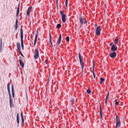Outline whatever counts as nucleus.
<instances>
[{
    "label": "nucleus",
    "instance_id": "obj_1",
    "mask_svg": "<svg viewBox=\"0 0 128 128\" xmlns=\"http://www.w3.org/2000/svg\"><path fill=\"white\" fill-rule=\"evenodd\" d=\"M79 58L80 61V62L81 66L82 67V71H83L84 66V62H83V58L81 56L80 54L79 53Z\"/></svg>",
    "mask_w": 128,
    "mask_h": 128
},
{
    "label": "nucleus",
    "instance_id": "obj_2",
    "mask_svg": "<svg viewBox=\"0 0 128 128\" xmlns=\"http://www.w3.org/2000/svg\"><path fill=\"white\" fill-rule=\"evenodd\" d=\"M120 125V122L119 117L116 114V128H119Z\"/></svg>",
    "mask_w": 128,
    "mask_h": 128
},
{
    "label": "nucleus",
    "instance_id": "obj_3",
    "mask_svg": "<svg viewBox=\"0 0 128 128\" xmlns=\"http://www.w3.org/2000/svg\"><path fill=\"white\" fill-rule=\"evenodd\" d=\"M61 34H60V35L58 38V40L56 44V49L57 48V47L58 46V45L60 44L61 42Z\"/></svg>",
    "mask_w": 128,
    "mask_h": 128
},
{
    "label": "nucleus",
    "instance_id": "obj_4",
    "mask_svg": "<svg viewBox=\"0 0 128 128\" xmlns=\"http://www.w3.org/2000/svg\"><path fill=\"white\" fill-rule=\"evenodd\" d=\"M35 54L34 58L35 59H38L39 56V53L38 49H36L35 50Z\"/></svg>",
    "mask_w": 128,
    "mask_h": 128
},
{
    "label": "nucleus",
    "instance_id": "obj_5",
    "mask_svg": "<svg viewBox=\"0 0 128 128\" xmlns=\"http://www.w3.org/2000/svg\"><path fill=\"white\" fill-rule=\"evenodd\" d=\"M101 30V29L100 26L97 27L96 31V34L98 36H100V31Z\"/></svg>",
    "mask_w": 128,
    "mask_h": 128
},
{
    "label": "nucleus",
    "instance_id": "obj_6",
    "mask_svg": "<svg viewBox=\"0 0 128 128\" xmlns=\"http://www.w3.org/2000/svg\"><path fill=\"white\" fill-rule=\"evenodd\" d=\"M110 56L112 58H116V52H114L112 53H110Z\"/></svg>",
    "mask_w": 128,
    "mask_h": 128
},
{
    "label": "nucleus",
    "instance_id": "obj_7",
    "mask_svg": "<svg viewBox=\"0 0 128 128\" xmlns=\"http://www.w3.org/2000/svg\"><path fill=\"white\" fill-rule=\"evenodd\" d=\"M117 48V47L115 45H112V46L111 48V50L114 52L116 51Z\"/></svg>",
    "mask_w": 128,
    "mask_h": 128
},
{
    "label": "nucleus",
    "instance_id": "obj_8",
    "mask_svg": "<svg viewBox=\"0 0 128 128\" xmlns=\"http://www.w3.org/2000/svg\"><path fill=\"white\" fill-rule=\"evenodd\" d=\"M66 16L64 14H62V21L63 23H64L66 21Z\"/></svg>",
    "mask_w": 128,
    "mask_h": 128
},
{
    "label": "nucleus",
    "instance_id": "obj_9",
    "mask_svg": "<svg viewBox=\"0 0 128 128\" xmlns=\"http://www.w3.org/2000/svg\"><path fill=\"white\" fill-rule=\"evenodd\" d=\"M20 64L22 68H23L24 66V64L22 60L20 59L19 60Z\"/></svg>",
    "mask_w": 128,
    "mask_h": 128
},
{
    "label": "nucleus",
    "instance_id": "obj_10",
    "mask_svg": "<svg viewBox=\"0 0 128 128\" xmlns=\"http://www.w3.org/2000/svg\"><path fill=\"white\" fill-rule=\"evenodd\" d=\"M32 8V7L31 6H29L27 12V15L28 16L30 14V11Z\"/></svg>",
    "mask_w": 128,
    "mask_h": 128
},
{
    "label": "nucleus",
    "instance_id": "obj_11",
    "mask_svg": "<svg viewBox=\"0 0 128 128\" xmlns=\"http://www.w3.org/2000/svg\"><path fill=\"white\" fill-rule=\"evenodd\" d=\"M12 96L13 98L14 97V87L13 85L12 86Z\"/></svg>",
    "mask_w": 128,
    "mask_h": 128
},
{
    "label": "nucleus",
    "instance_id": "obj_12",
    "mask_svg": "<svg viewBox=\"0 0 128 128\" xmlns=\"http://www.w3.org/2000/svg\"><path fill=\"white\" fill-rule=\"evenodd\" d=\"M17 48L18 50H20V43L17 42Z\"/></svg>",
    "mask_w": 128,
    "mask_h": 128
},
{
    "label": "nucleus",
    "instance_id": "obj_13",
    "mask_svg": "<svg viewBox=\"0 0 128 128\" xmlns=\"http://www.w3.org/2000/svg\"><path fill=\"white\" fill-rule=\"evenodd\" d=\"M20 38H23V30L22 28L20 29Z\"/></svg>",
    "mask_w": 128,
    "mask_h": 128
},
{
    "label": "nucleus",
    "instance_id": "obj_14",
    "mask_svg": "<svg viewBox=\"0 0 128 128\" xmlns=\"http://www.w3.org/2000/svg\"><path fill=\"white\" fill-rule=\"evenodd\" d=\"M23 38H21V45L22 47V48L23 50L24 49V45H23Z\"/></svg>",
    "mask_w": 128,
    "mask_h": 128
},
{
    "label": "nucleus",
    "instance_id": "obj_15",
    "mask_svg": "<svg viewBox=\"0 0 128 128\" xmlns=\"http://www.w3.org/2000/svg\"><path fill=\"white\" fill-rule=\"evenodd\" d=\"M17 123L19 124V116L18 114L17 115Z\"/></svg>",
    "mask_w": 128,
    "mask_h": 128
},
{
    "label": "nucleus",
    "instance_id": "obj_16",
    "mask_svg": "<svg viewBox=\"0 0 128 128\" xmlns=\"http://www.w3.org/2000/svg\"><path fill=\"white\" fill-rule=\"evenodd\" d=\"M80 21L82 24H83V22L84 20H84H83L82 18L81 17L80 18Z\"/></svg>",
    "mask_w": 128,
    "mask_h": 128
},
{
    "label": "nucleus",
    "instance_id": "obj_17",
    "mask_svg": "<svg viewBox=\"0 0 128 128\" xmlns=\"http://www.w3.org/2000/svg\"><path fill=\"white\" fill-rule=\"evenodd\" d=\"M94 65L92 67V70H93V76H94V78H95V75L94 74Z\"/></svg>",
    "mask_w": 128,
    "mask_h": 128
},
{
    "label": "nucleus",
    "instance_id": "obj_18",
    "mask_svg": "<svg viewBox=\"0 0 128 128\" xmlns=\"http://www.w3.org/2000/svg\"><path fill=\"white\" fill-rule=\"evenodd\" d=\"M7 86V88L8 89V93H10V84L9 83H8Z\"/></svg>",
    "mask_w": 128,
    "mask_h": 128
},
{
    "label": "nucleus",
    "instance_id": "obj_19",
    "mask_svg": "<svg viewBox=\"0 0 128 128\" xmlns=\"http://www.w3.org/2000/svg\"><path fill=\"white\" fill-rule=\"evenodd\" d=\"M8 94H9V97L10 98V102H12V97H11V95L10 93H8Z\"/></svg>",
    "mask_w": 128,
    "mask_h": 128
},
{
    "label": "nucleus",
    "instance_id": "obj_20",
    "mask_svg": "<svg viewBox=\"0 0 128 128\" xmlns=\"http://www.w3.org/2000/svg\"><path fill=\"white\" fill-rule=\"evenodd\" d=\"M61 26V24H58L56 26V28H57L59 29L60 28Z\"/></svg>",
    "mask_w": 128,
    "mask_h": 128
},
{
    "label": "nucleus",
    "instance_id": "obj_21",
    "mask_svg": "<svg viewBox=\"0 0 128 128\" xmlns=\"http://www.w3.org/2000/svg\"><path fill=\"white\" fill-rule=\"evenodd\" d=\"M100 84H101L102 83V82H103V81L104 80V79L103 78H100Z\"/></svg>",
    "mask_w": 128,
    "mask_h": 128
},
{
    "label": "nucleus",
    "instance_id": "obj_22",
    "mask_svg": "<svg viewBox=\"0 0 128 128\" xmlns=\"http://www.w3.org/2000/svg\"><path fill=\"white\" fill-rule=\"evenodd\" d=\"M118 38H116L115 40L114 43L115 44H117L118 43Z\"/></svg>",
    "mask_w": 128,
    "mask_h": 128
},
{
    "label": "nucleus",
    "instance_id": "obj_23",
    "mask_svg": "<svg viewBox=\"0 0 128 128\" xmlns=\"http://www.w3.org/2000/svg\"><path fill=\"white\" fill-rule=\"evenodd\" d=\"M10 105L11 108L13 107H14V104L12 102H10Z\"/></svg>",
    "mask_w": 128,
    "mask_h": 128
},
{
    "label": "nucleus",
    "instance_id": "obj_24",
    "mask_svg": "<svg viewBox=\"0 0 128 128\" xmlns=\"http://www.w3.org/2000/svg\"><path fill=\"white\" fill-rule=\"evenodd\" d=\"M20 4H19L17 8V12H19V8H20Z\"/></svg>",
    "mask_w": 128,
    "mask_h": 128
},
{
    "label": "nucleus",
    "instance_id": "obj_25",
    "mask_svg": "<svg viewBox=\"0 0 128 128\" xmlns=\"http://www.w3.org/2000/svg\"><path fill=\"white\" fill-rule=\"evenodd\" d=\"M2 40H1L0 42V50H1V49L2 48Z\"/></svg>",
    "mask_w": 128,
    "mask_h": 128
},
{
    "label": "nucleus",
    "instance_id": "obj_26",
    "mask_svg": "<svg viewBox=\"0 0 128 128\" xmlns=\"http://www.w3.org/2000/svg\"><path fill=\"white\" fill-rule=\"evenodd\" d=\"M49 41L50 42H51L52 41V39H51V35L50 34V39L49 40Z\"/></svg>",
    "mask_w": 128,
    "mask_h": 128
},
{
    "label": "nucleus",
    "instance_id": "obj_27",
    "mask_svg": "<svg viewBox=\"0 0 128 128\" xmlns=\"http://www.w3.org/2000/svg\"><path fill=\"white\" fill-rule=\"evenodd\" d=\"M22 121V124L24 125V118H21Z\"/></svg>",
    "mask_w": 128,
    "mask_h": 128
},
{
    "label": "nucleus",
    "instance_id": "obj_28",
    "mask_svg": "<svg viewBox=\"0 0 128 128\" xmlns=\"http://www.w3.org/2000/svg\"><path fill=\"white\" fill-rule=\"evenodd\" d=\"M68 0H66L65 5L66 7H67Z\"/></svg>",
    "mask_w": 128,
    "mask_h": 128
},
{
    "label": "nucleus",
    "instance_id": "obj_29",
    "mask_svg": "<svg viewBox=\"0 0 128 128\" xmlns=\"http://www.w3.org/2000/svg\"><path fill=\"white\" fill-rule=\"evenodd\" d=\"M66 39L67 41L68 42L69 41V38L68 36L66 37Z\"/></svg>",
    "mask_w": 128,
    "mask_h": 128
},
{
    "label": "nucleus",
    "instance_id": "obj_30",
    "mask_svg": "<svg viewBox=\"0 0 128 128\" xmlns=\"http://www.w3.org/2000/svg\"><path fill=\"white\" fill-rule=\"evenodd\" d=\"M100 118L101 119L102 117V111H100Z\"/></svg>",
    "mask_w": 128,
    "mask_h": 128
},
{
    "label": "nucleus",
    "instance_id": "obj_31",
    "mask_svg": "<svg viewBox=\"0 0 128 128\" xmlns=\"http://www.w3.org/2000/svg\"><path fill=\"white\" fill-rule=\"evenodd\" d=\"M108 96H109V93H108H108L107 94V95H106V99L108 100Z\"/></svg>",
    "mask_w": 128,
    "mask_h": 128
},
{
    "label": "nucleus",
    "instance_id": "obj_32",
    "mask_svg": "<svg viewBox=\"0 0 128 128\" xmlns=\"http://www.w3.org/2000/svg\"><path fill=\"white\" fill-rule=\"evenodd\" d=\"M18 51H19V52L20 53V54L21 55V56H22L24 57V55L22 54V52L20 51V50H18Z\"/></svg>",
    "mask_w": 128,
    "mask_h": 128
},
{
    "label": "nucleus",
    "instance_id": "obj_33",
    "mask_svg": "<svg viewBox=\"0 0 128 128\" xmlns=\"http://www.w3.org/2000/svg\"><path fill=\"white\" fill-rule=\"evenodd\" d=\"M38 34H36L35 36L34 40H37Z\"/></svg>",
    "mask_w": 128,
    "mask_h": 128
},
{
    "label": "nucleus",
    "instance_id": "obj_34",
    "mask_svg": "<svg viewBox=\"0 0 128 128\" xmlns=\"http://www.w3.org/2000/svg\"><path fill=\"white\" fill-rule=\"evenodd\" d=\"M87 92L88 94H90L91 93V91L89 90H87Z\"/></svg>",
    "mask_w": 128,
    "mask_h": 128
},
{
    "label": "nucleus",
    "instance_id": "obj_35",
    "mask_svg": "<svg viewBox=\"0 0 128 128\" xmlns=\"http://www.w3.org/2000/svg\"><path fill=\"white\" fill-rule=\"evenodd\" d=\"M18 20L17 19H16V20L15 25L18 26Z\"/></svg>",
    "mask_w": 128,
    "mask_h": 128
},
{
    "label": "nucleus",
    "instance_id": "obj_36",
    "mask_svg": "<svg viewBox=\"0 0 128 128\" xmlns=\"http://www.w3.org/2000/svg\"><path fill=\"white\" fill-rule=\"evenodd\" d=\"M17 28H18V26L15 25V26L14 27V28L15 30H16L17 29Z\"/></svg>",
    "mask_w": 128,
    "mask_h": 128
},
{
    "label": "nucleus",
    "instance_id": "obj_37",
    "mask_svg": "<svg viewBox=\"0 0 128 128\" xmlns=\"http://www.w3.org/2000/svg\"><path fill=\"white\" fill-rule=\"evenodd\" d=\"M114 45V42H112L110 44V46H112V45Z\"/></svg>",
    "mask_w": 128,
    "mask_h": 128
},
{
    "label": "nucleus",
    "instance_id": "obj_38",
    "mask_svg": "<svg viewBox=\"0 0 128 128\" xmlns=\"http://www.w3.org/2000/svg\"><path fill=\"white\" fill-rule=\"evenodd\" d=\"M74 102V98L73 99L72 98V104H73Z\"/></svg>",
    "mask_w": 128,
    "mask_h": 128
},
{
    "label": "nucleus",
    "instance_id": "obj_39",
    "mask_svg": "<svg viewBox=\"0 0 128 128\" xmlns=\"http://www.w3.org/2000/svg\"><path fill=\"white\" fill-rule=\"evenodd\" d=\"M63 12L62 11L60 10V15H62V14H63Z\"/></svg>",
    "mask_w": 128,
    "mask_h": 128
},
{
    "label": "nucleus",
    "instance_id": "obj_40",
    "mask_svg": "<svg viewBox=\"0 0 128 128\" xmlns=\"http://www.w3.org/2000/svg\"><path fill=\"white\" fill-rule=\"evenodd\" d=\"M100 109V111H102L101 108V106L100 104L99 106Z\"/></svg>",
    "mask_w": 128,
    "mask_h": 128
},
{
    "label": "nucleus",
    "instance_id": "obj_41",
    "mask_svg": "<svg viewBox=\"0 0 128 128\" xmlns=\"http://www.w3.org/2000/svg\"><path fill=\"white\" fill-rule=\"evenodd\" d=\"M118 102H117V101H116V102H115V104L116 105H118Z\"/></svg>",
    "mask_w": 128,
    "mask_h": 128
},
{
    "label": "nucleus",
    "instance_id": "obj_42",
    "mask_svg": "<svg viewBox=\"0 0 128 128\" xmlns=\"http://www.w3.org/2000/svg\"><path fill=\"white\" fill-rule=\"evenodd\" d=\"M36 40H34V46H35L36 44Z\"/></svg>",
    "mask_w": 128,
    "mask_h": 128
},
{
    "label": "nucleus",
    "instance_id": "obj_43",
    "mask_svg": "<svg viewBox=\"0 0 128 128\" xmlns=\"http://www.w3.org/2000/svg\"><path fill=\"white\" fill-rule=\"evenodd\" d=\"M19 12H16V16L17 17H18V14H19Z\"/></svg>",
    "mask_w": 128,
    "mask_h": 128
},
{
    "label": "nucleus",
    "instance_id": "obj_44",
    "mask_svg": "<svg viewBox=\"0 0 128 128\" xmlns=\"http://www.w3.org/2000/svg\"><path fill=\"white\" fill-rule=\"evenodd\" d=\"M106 100V99H105V103L106 104L107 103V100Z\"/></svg>",
    "mask_w": 128,
    "mask_h": 128
},
{
    "label": "nucleus",
    "instance_id": "obj_45",
    "mask_svg": "<svg viewBox=\"0 0 128 128\" xmlns=\"http://www.w3.org/2000/svg\"><path fill=\"white\" fill-rule=\"evenodd\" d=\"M48 62V60H45V63L47 64Z\"/></svg>",
    "mask_w": 128,
    "mask_h": 128
},
{
    "label": "nucleus",
    "instance_id": "obj_46",
    "mask_svg": "<svg viewBox=\"0 0 128 128\" xmlns=\"http://www.w3.org/2000/svg\"><path fill=\"white\" fill-rule=\"evenodd\" d=\"M58 2V0H56V3L57 5V3Z\"/></svg>",
    "mask_w": 128,
    "mask_h": 128
},
{
    "label": "nucleus",
    "instance_id": "obj_47",
    "mask_svg": "<svg viewBox=\"0 0 128 128\" xmlns=\"http://www.w3.org/2000/svg\"><path fill=\"white\" fill-rule=\"evenodd\" d=\"M21 118H23V115H21Z\"/></svg>",
    "mask_w": 128,
    "mask_h": 128
},
{
    "label": "nucleus",
    "instance_id": "obj_48",
    "mask_svg": "<svg viewBox=\"0 0 128 128\" xmlns=\"http://www.w3.org/2000/svg\"><path fill=\"white\" fill-rule=\"evenodd\" d=\"M23 115V114H22V112H21V115Z\"/></svg>",
    "mask_w": 128,
    "mask_h": 128
},
{
    "label": "nucleus",
    "instance_id": "obj_49",
    "mask_svg": "<svg viewBox=\"0 0 128 128\" xmlns=\"http://www.w3.org/2000/svg\"><path fill=\"white\" fill-rule=\"evenodd\" d=\"M86 20H85V22H84V23H86Z\"/></svg>",
    "mask_w": 128,
    "mask_h": 128
},
{
    "label": "nucleus",
    "instance_id": "obj_50",
    "mask_svg": "<svg viewBox=\"0 0 128 128\" xmlns=\"http://www.w3.org/2000/svg\"><path fill=\"white\" fill-rule=\"evenodd\" d=\"M116 101H117L116 100H114L115 102H116Z\"/></svg>",
    "mask_w": 128,
    "mask_h": 128
},
{
    "label": "nucleus",
    "instance_id": "obj_51",
    "mask_svg": "<svg viewBox=\"0 0 128 128\" xmlns=\"http://www.w3.org/2000/svg\"><path fill=\"white\" fill-rule=\"evenodd\" d=\"M52 46V44H50Z\"/></svg>",
    "mask_w": 128,
    "mask_h": 128
},
{
    "label": "nucleus",
    "instance_id": "obj_52",
    "mask_svg": "<svg viewBox=\"0 0 128 128\" xmlns=\"http://www.w3.org/2000/svg\"><path fill=\"white\" fill-rule=\"evenodd\" d=\"M96 25H96V24L95 25H94V26H96Z\"/></svg>",
    "mask_w": 128,
    "mask_h": 128
},
{
    "label": "nucleus",
    "instance_id": "obj_53",
    "mask_svg": "<svg viewBox=\"0 0 128 128\" xmlns=\"http://www.w3.org/2000/svg\"><path fill=\"white\" fill-rule=\"evenodd\" d=\"M50 44H52V42H50Z\"/></svg>",
    "mask_w": 128,
    "mask_h": 128
},
{
    "label": "nucleus",
    "instance_id": "obj_54",
    "mask_svg": "<svg viewBox=\"0 0 128 128\" xmlns=\"http://www.w3.org/2000/svg\"><path fill=\"white\" fill-rule=\"evenodd\" d=\"M48 81H49V79H48Z\"/></svg>",
    "mask_w": 128,
    "mask_h": 128
}]
</instances>
